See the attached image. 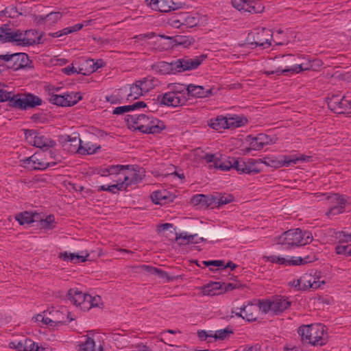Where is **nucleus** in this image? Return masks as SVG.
Instances as JSON below:
<instances>
[{
	"mask_svg": "<svg viewBox=\"0 0 351 351\" xmlns=\"http://www.w3.org/2000/svg\"><path fill=\"white\" fill-rule=\"evenodd\" d=\"M274 61L277 62L280 66L274 71H265V75L276 74L278 76L282 75L288 76L304 71L316 70L315 66L311 63V60L306 59L300 55H279L274 58Z\"/></svg>",
	"mask_w": 351,
	"mask_h": 351,
	"instance_id": "obj_1",
	"label": "nucleus"
},
{
	"mask_svg": "<svg viewBox=\"0 0 351 351\" xmlns=\"http://www.w3.org/2000/svg\"><path fill=\"white\" fill-rule=\"evenodd\" d=\"M205 58L206 56L202 55L193 58L184 57L171 62L161 61L154 64L152 69L161 75L175 74L197 69Z\"/></svg>",
	"mask_w": 351,
	"mask_h": 351,
	"instance_id": "obj_2",
	"label": "nucleus"
},
{
	"mask_svg": "<svg viewBox=\"0 0 351 351\" xmlns=\"http://www.w3.org/2000/svg\"><path fill=\"white\" fill-rule=\"evenodd\" d=\"M127 123L145 134H159L166 128L163 121L148 114H128L125 117Z\"/></svg>",
	"mask_w": 351,
	"mask_h": 351,
	"instance_id": "obj_3",
	"label": "nucleus"
},
{
	"mask_svg": "<svg viewBox=\"0 0 351 351\" xmlns=\"http://www.w3.org/2000/svg\"><path fill=\"white\" fill-rule=\"evenodd\" d=\"M6 101H9L10 106L22 110L34 108L42 104V99L33 94L14 95L12 92L0 89V102Z\"/></svg>",
	"mask_w": 351,
	"mask_h": 351,
	"instance_id": "obj_4",
	"label": "nucleus"
},
{
	"mask_svg": "<svg viewBox=\"0 0 351 351\" xmlns=\"http://www.w3.org/2000/svg\"><path fill=\"white\" fill-rule=\"evenodd\" d=\"M276 243L286 249L305 245L313 241V235L308 231L300 228L291 229L276 238Z\"/></svg>",
	"mask_w": 351,
	"mask_h": 351,
	"instance_id": "obj_5",
	"label": "nucleus"
},
{
	"mask_svg": "<svg viewBox=\"0 0 351 351\" xmlns=\"http://www.w3.org/2000/svg\"><path fill=\"white\" fill-rule=\"evenodd\" d=\"M302 340L313 346H324L327 342L325 326L322 324L304 325L298 328Z\"/></svg>",
	"mask_w": 351,
	"mask_h": 351,
	"instance_id": "obj_6",
	"label": "nucleus"
},
{
	"mask_svg": "<svg viewBox=\"0 0 351 351\" xmlns=\"http://www.w3.org/2000/svg\"><path fill=\"white\" fill-rule=\"evenodd\" d=\"M53 158V153L50 152H37L32 156L24 159L23 164L31 170H44L48 167H54L56 162L49 160Z\"/></svg>",
	"mask_w": 351,
	"mask_h": 351,
	"instance_id": "obj_7",
	"label": "nucleus"
},
{
	"mask_svg": "<svg viewBox=\"0 0 351 351\" xmlns=\"http://www.w3.org/2000/svg\"><path fill=\"white\" fill-rule=\"evenodd\" d=\"M28 56L25 53H6L0 55V67L17 71L28 66Z\"/></svg>",
	"mask_w": 351,
	"mask_h": 351,
	"instance_id": "obj_8",
	"label": "nucleus"
},
{
	"mask_svg": "<svg viewBox=\"0 0 351 351\" xmlns=\"http://www.w3.org/2000/svg\"><path fill=\"white\" fill-rule=\"evenodd\" d=\"M314 195L317 197H322V199H326L328 203H337V206H334L328 208L326 213V215L332 219L337 215L341 214L345 211V207L348 202L345 196L338 193H315Z\"/></svg>",
	"mask_w": 351,
	"mask_h": 351,
	"instance_id": "obj_9",
	"label": "nucleus"
},
{
	"mask_svg": "<svg viewBox=\"0 0 351 351\" xmlns=\"http://www.w3.org/2000/svg\"><path fill=\"white\" fill-rule=\"evenodd\" d=\"M310 158L309 156L304 155H292V156H282L280 158L275 157H265L262 160V164L269 166L274 168H280L284 166L289 167L292 165H295L298 161H306Z\"/></svg>",
	"mask_w": 351,
	"mask_h": 351,
	"instance_id": "obj_10",
	"label": "nucleus"
},
{
	"mask_svg": "<svg viewBox=\"0 0 351 351\" xmlns=\"http://www.w3.org/2000/svg\"><path fill=\"white\" fill-rule=\"evenodd\" d=\"M26 141L31 145L47 150L56 145V142L33 130H25Z\"/></svg>",
	"mask_w": 351,
	"mask_h": 351,
	"instance_id": "obj_11",
	"label": "nucleus"
},
{
	"mask_svg": "<svg viewBox=\"0 0 351 351\" xmlns=\"http://www.w3.org/2000/svg\"><path fill=\"white\" fill-rule=\"evenodd\" d=\"M297 285L302 286V290L313 289L315 290L326 284L324 279L322 276L320 271H314L313 273H305L299 279Z\"/></svg>",
	"mask_w": 351,
	"mask_h": 351,
	"instance_id": "obj_12",
	"label": "nucleus"
},
{
	"mask_svg": "<svg viewBox=\"0 0 351 351\" xmlns=\"http://www.w3.org/2000/svg\"><path fill=\"white\" fill-rule=\"evenodd\" d=\"M49 90L51 92V89ZM49 96L50 103L62 107L74 106L82 99L80 93L74 92L66 93L62 95L54 94L51 92L49 93Z\"/></svg>",
	"mask_w": 351,
	"mask_h": 351,
	"instance_id": "obj_13",
	"label": "nucleus"
},
{
	"mask_svg": "<svg viewBox=\"0 0 351 351\" xmlns=\"http://www.w3.org/2000/svg\"><path fill=\"white\" fill-rule=\"evenodd\" d=\"M251 38H252V41L250 43V45L268 48L271 46L272 34L267 28L256 29L249 34L248 40H250Z\"/></svg>",
	"mask_w": 351,
	"mask_h": 351,
	"instance_id": "obj_14",
	"label": "nucleus"
},
{
	"mask_svg": "<svg viewBox=\"0 0 351 351\" xmlns=\"http://www.w3.org/2000/svg\"><path fill=\"white\" fill-rule=\"evenodd\" d=\"M232 5L240 11L251 14L261 13L264 6L259 0H232Z\"/></svg>",
	"mask_w": 351,
	"mask_h": 351,
	"instance_id": "obj_15",
	"label": "nucleus"
},
{
	"mask_svg": "<svg viewBox=\"0 0 351 351\" xmlns=\"http://www.w3.org/2000/svg\"><path fill=\"white\" fill-rule=\"evenodd\" d=\"M144 172L141 168L136 169L128 165V168L125 169L123 173V180L119 179V181L124 184V189L129 186L139 183L143 179Z\"/></svg>",
	"mask_w": 351,
	"mask_h": 351,
	"instance_id": "obj_16",
	"label": "nucleus"
},
{
	"mask_svg": "<svg viewBox=\"0 0 351 351\" xmlns=\"http://www.w3.org/2000/svg\"><path fill=\"white\" fill-rule=\"evenodd\" d=\"M149 5L153 10L168 12L183 8L185 3L175 0H150Z\"/></svg>",
	"mask_w": 351,
	"mask_h": 351,
	"instance_id": "obj_17",
	"label": "nucleus"
},
{
	"mask_svg": "<svg viewBox=\"0 0 351 351\" xmlns=\"http://www.w3.org/2000/svg\"><path fill=\"white\" fill-rule=\"evenodd\" d=\"M347 97H350V93H347L342 97L337 95H332L328 99V108L335 113H345L348 110Z\"/></svg>",
	"mask_w": 351,
	"mask_h": 351,
	"instance_id": "obj_18",
	"label": "nucleus"
},
{
	"mask_svg": "<svg viewBox=\"0 0 351 351\" xmlns=\"http://www.w3.org/2000/svg\"><path fill=\"white\" fill-rule=\"evenodd\" d=\"M8 348L17 351H40L44 350L29 338L11 341L8 344Z\"/></svg>",
	"mask_w": 351,
	"mask_h": 351,
	"instance_id": "obj_19",
	"label": "nucleus"
},
{
	"mask_svg": "<svg viewBox=\"0 0 351 351\" xmlns=\"http://www.w3.org/2000/svg\"><path fill=\"white\" fill-rule=\"evenodd\" d=\"M158 101L160 104L167 106L178 107L184 105L187 101V98H181L173 93L168 91L162 95H158Z\"/></svg>",
	"mask_w": 351,
	"mask_h": 351,
	"instance_id": "obj_20",
	"label": "nucleus"
},
{
	"mask_svg": "<svg viewBox=\"0 0 351 351\" xmlns=\"http://www.w3.org/2000/svg\"><path fill=\"white\" fill-rule=\"evenodd\" d=\"M30 34H33L32 30L25 31L23 33L19 29L13 31L10 29L8 42H14L18 45L22 46L32 45L35 41L28 38Z\"/></svg>",
	"mask_w": 351,
	"mask_h": 351,
	"instance_id": "obj_21",
	"label": "nucleus"
},
{
	"mask_svg": "<svg viewBox=\"0 0 351 351\" xmlns=\"http://www.w3.org/2000/svg\"><path fill=\"white\" fill-rule=\"evenodd\" d=\"M69 300L75 306H80L82 310V306L88 304L90 300V295L82 293L77 289H71L68 292Z\"/></svg>",
	"mask_w": 351,
	"mask_h": 351,
	"instance_id": "obj_22",
	"label": "nucleus"
},
{
	"mask_svg": "<svg viewBox=\"0 0 351 351\" xmlns=\"http://www.w3.org/2000/svg\"><path fill=\"white\" fill-rule=\"evenodd\" d=\"M82 142L80 134L73 133L65 136L64 146L69 152L80 154Z\"/></svg>",
	"mask_w": 351,
	"mask_h": 351,
	"instance_id": "obj_23",
	"label": "nucleus"
},
{
	"mask_svg": "<svg viewBox=\"0 0 351 351\" xmlns=\"http://www.w3.org/2000/svg\"><path fill=\"white\" fill-rule=\"evenodd\" d=\"M272 301V312L278 315L284 312L290 307L291 302L285 296L278 295L271 299Z\"/></svg>",
	"mask_w": 351,
	"mask_h": 351,
	"instance_id": "obj_24",
	"label": "nucleus"
},
{
	"mask_svg": "<svg viewBox=\"0 0 351 351\" xmlns=\"http://www.w3.org/2000/svg\"><path fill=\"white\" fill-rule=\"evenodd\" d=\"M271 141V139L269 136L265 134H259L256 137L251 138L248 149L256 151L261 150Z\"/></svg>",
	"mask_w": 351,
	"mask_h": 351,
	"instance_id": "obj_25",
	"label": "nucleus"
},
{
	"mask_svg": "<svg viewBox=\"0 0 351 351\" xmlns=\"http://www.w3.org/2000/svg\"><path fill=\"white\" fill-rule=\"evenodd\" d=\"M243 319L248 322H255L259 317L260 308L256 304H247L243 305Z\"/></svg>",
	"mask_w": 351,
	"mask_h": 351,
	"instance_id": "obj_26",
	"label": "nucleus"
},
{
	"mask_svg": "<svg viewBox=\"0 0 351 351\" xmlns=\"http://www.w3.org/2000/svg\"><path fill=\"white\" fill-rule=\"evenodd\" d=\"M212 94L211 88H205L202 86H196L193 84H189L188 86V96H192L195 97H206Z\"/></svg>",
	"mask_w": 351,
	"mask_h": 351,
	"instance_id": "obj_27",
	"label": "nucleus"
},
{
	"mask_svg": "<svg viewBox=\"0 0 351 351\" xmlns=\"http://www.w3.org/2000/svg\"><path fill=\"white\" fill-rule=\"evenodd\" d=\"M317 260V258L315 254H311L305 256L304 257L299 256H291L289 258H287V263L285 266L287 265H302L307 263H313Z\"/></svg>",
	"mask_w": 351,
	"mask_h": 351,
	"instance_id": "obj_28",
	"label": "nucleus"
},
{
	"mask_svg": "<svg viewBox=\"0 0 351 351\" xmlns=\"http://www.w3.org/2000/svg\"><path fill=\"white\" fill-rule=\"evenodd\" d=\"M137 82L138 84H139L141 88H142V90L144 94H146L154 89L159 84L158 79L151 76H147V77L138 80Z\"/></svg>",
	"mask_w": 351,
	"mask_h": 351,
	"instance_id": "obj_29",
	"label": "nucleus"
},
{
	"mask_svg": "<svg viewBox=\"0 0 351 351\" xmlns=\"http://www.w3.org/2000/svg\"><path fill=\"white\" fill-rule=\"evenodd\" d=\"M200 21L199 15L197 13H185L180 16V23L186 27H193L196 26Z\"/></svg>",
	"mask_w": 351,
	"mask_h": 351,
	"instance_id": "obj_30",
	"label": "nucleus"
},
{
	"mask_svg": "<svg viewBox=\"0 0 351 351\" xmlns=\"http://www.w3.org/2000/svg\"><path fill=\"white\" fill-rule=\"evenodd\" d=\"M15 218L21 225L25 223L29 224L38 220L39 215L38 213H32L30 212L25 211L16 215Z\"/></svg>",
	"mask_w": 351,
	"mask_h": 351,
	"instance_id": "obj_31",
	"label": "nucleus"
},
{
	"mask_svg": "<svg viewBox=\"0 0 351 351\" xmlns=\"http://www.w3.org/2000/svg\"><path fill=\"white\" fill-rule=\"evenodd\" d=\"M227 117L220 115L217 116L215 119H211L208 125L215 130L229 129L228 123H227Z\"/></svg>",
	"mask_w": 351,
	"mask_h": 351,
	"instance_id": "obj_32",
	"label": "nucleus"
},
{
	"mask_svg": "<svg viewBox=\"0 0 351 351\" xmlns=\"http://www.w3.org/2000/svg\"><path fill=\"white\" fill-rule=\"evenodd\" d=\"M146 107V104L143 101H137L132 105H128V106H119L115 108L112 113L114 114H123L128 112H130V110H134L136 109H140L142 108Z\"/></svg>",
	"mask_w": 351,
	"mask_h": 351,
	"instance_id": "obj_33",
	"label": "nucleus"
},
{
	"mask_svg": "<svg viewBox=\"0 0 351 351\" xmlns=\"http://www.w3.org/2000/svg\"><path fill=\"white\" fill-rule=\"evenodd\" d=\"M234 334L231 327L228 326L226 328L213 331V341H219L228 339Z\"/></svg>",
	"mask_w": 351,
	"mask_h": 351,
	"instance_id": "obj_34",
	"label": "nucleus"
},
{
	"mask_svg": "<svg viewBox=\"0 0 351 351\" xmlns=\"http://www.w3.org/2000/svg\"><path fill=\"white\" fill-rule=\"evenodd\" d=\"M262 160L249 159L247 161V168L245 169L247 174H257L262 171Z\"/></svg>",
	"mask_w": 351,
	"mask_h": 351,
	"instance_id": "obj_35",
	"label": "nucleus"
},
{
	"mask_svg": "<svg viewBox=\"0 0 351 351\" xmlns=\"http://www.w3.org/2000/svg\"><path fill=\"white\" fill-rule=\"evenodd\" d=\"M80 351H104L103 347L100 345L98 348H95V342L93 339L86 337L84 342L79 344Z\"/></svg>",
	"mask_w": 351,
	"mask_h": 351,
	"instance_id": "obj_36",
	"label": "nucleus"
},
{
	"mask_svg": "<svg viewBox=\"0 0 351 351\" xmlns=\"http://www.w3.org/2000/svg\"><path fill=\"white\" fill-rule=\"evenodd\" d=\"M88 256V254H86L85 256H80L78 254H73V253H68L66 252L60 253V258H62L64 261L71 262L73 263H84L87 260Z\"/></svg>",
	"mask_w": 351,
	"mask_h": 351,
	"instance_id": "obj_37",
	"label": "nucleus"
},
{
	"mask_svg": "<svg viewBox=\"0 0 351 351\" xmlns=\"http://www.w3.org/2000/svg\"><path fill=\"white\" fill-rule=\"evenodd\" d=\"M196 234H188L186 232L176 233V241L179 245H187L190 243H199V241H195Z\"/></svg>",
	"mask_w": 351,
	"mask_h": 351,
	"instance_id": "obj_38",
	"label": "nucleus"
},
{
	"mask_svg": "<svg viewBox=\"0 0 351 351\" xmlns=\"http://www.w3.org/2000/svg\"><path fill=\"white\" fill-rule=\"evenodd\" d=\"M171 93L177 95L181 98H187L188 86L182 84H173L169 86Z\"/></svg>",
	"mask_w": 351,
	"mask_h": 351,
	"instance_id": "obj_39",
	"label": "nucleus"
},
{
	"mask_svg": "<svg viewBox=\"0 0 351 351\" xmlns=\"http://www.w3.org/2000/svg\"><path fill=\"white\" fill-rule=\"evenodd\" d=\"M144 93L141 88L140 85L138 84L136 81L134 84L131 85L130 88V93L128 94L127 100L133 101L138 99L140 97L143 95Z\"/></svg>",
	"mask_w": 351,
	"mask_h": 351,
	"instance_id": "obj_40",
	"label": "nucleus"
},
{
	"mask_svg": "<svg viewBox=\"0 0 351 351\" xmlns=\"http://www.w3.org/2000/svg\"><path fill=\"white\" fill-rule=\"evenodd\" d=\"M221 287L222 285L219 282H211L202 288V293L204 295H215L218 294L217 291Z\"/></svg>",
	"mask_w": 351,
	"mask_h": 351,
	"instance_id": "obj_41",
	"label": "nucleus"
},
{
	"mask_svg": "<svg viewBox=\"0 0 351 351\" xmlns=\"http://www.w3.org/2000/svg\"><path fill=\"white\" fill-rule=\"evenodd\" d=\"M140 269L142 271L151 275L158 276L160 278H165L167 277V274L165 271L152 266L143 265L140 266Z\"/></svg>",
	"mask_w": 351,
	"mask_h": 351,
	"instance_id": "obj_42",
	"label": "nucleus"
},
{
	"mask_svg": "<svg viewBox=\"0 0 351 351\" xmlns=\"http://www.w3.org/2000/svg\"><path fill=\"white\" fill-rule=\"evenodd\" d=\"M62 17V14L60 12H51L45 16H40V21L47 23L49 25L56 23Z\"/></svg>",
	"mask_w": 351,
	"mask_h": 351,
	"instance_id": "obj_43",
	"label": "nucleus"
},
{
	"mask_svg": "<svg viewBox=\"0 0 351 351\" xmlns=\"http://www.w3.org/2000/svg\"><path fill=\"white\" fill-rule=\"evenodd\" d=\"M100 149L99 145L93 143L92 142H82L80 154H93Z\"/></svg>",
	"mask_w": 351,
	"mask_h": 351,
	"instance_id": "obj_44",
	"label": "nucleus"
},
{
	"mask_svg": "<svg viewBox=\"0 0 351 351\" xmlns=\"http://www.w3.org/2000/svg\"><path fill=\"white\" fill-rule=\"evenodd\" d=\"M227 123H228L229 129H234L236 128L241 127L244 125L245 121L239 115L230 116L229 117H227Z\"/></svg>",
	"mask_w": 351,
	"mask_h": 351,
	"instance_id": "obj_45",
	"label": "nucleus"
},
{
	"mask_svg": "<svg viewBox=\"0 0 351 351\" xmlns=\"http://www.w3.org/2000/svg\"><path fill=\"white\" fill-rule=\"evenodd\" d=\"M124 189V184L120 182H117V184L106 186L102 185L99 186L98 191H108L112 193H116L119 191H121Z\"/></svg>",
	"mask_w": 351,
	"mask_h": 351,
	"instance_id": "obj_46",
	"label": "nucleus"
},
{
	"mask_svg": "<svg viewBox=\"0 0 351 351\" xmlns=\"http://www.w3.org/2000/svg\"><path fill=\"white\" fill-rule=\"evenodd\" d=\"M112 339L113 341L119 342L123 345L130 342V336L123 330H121L120 332H113L112 334Z\"/></svg>",
	"mask_w": 351,
	"mask_h": 351,
	"instance_id": "obj_47",
	"label": "nucleus"
},
{
	"mask_svg": "<svg viewBox=\"0 0 351 351\" xmlns=\"http://www.w3.org/2000/svg\"><path fill=\"white\" fill-rule=\"evenodd\" d=\"M207 195L204 194H197L193 195L191 199V204L193 206H199L205 207L206 204Z\"/></svg>",
	"mask_w": 351,
	"mask_h": 351,
	"instance_id": "obj_48",
	"label": "nucleus"
},
{
	"mask_svg": "<svg viewBox=\"0 0 351 351\" xmlns=\"http://www.w3.org/2000/svg\"><path fill=\"white\" fill-rule=\"evenodd\" d=\"M199 339L207 343L213 342V330H199L197 332Z\"/></svg>",
	"mask_w": 351,
	"mask_h": 351,
	"instance_id": "obj_49",
	"label": "nucleus"
},
{
	"mask_svg": "<svg viewBox=\"0 0 351 351\" xmlns=\"http://www.w3.org/2000/svg\"><path fill=\"white\" fill-rule=\"evenodd\" d=\"M234 158H229L228 160L223 162L219 160V161L216 163V169H219L222 171H228L230 169H234V165L232 164Z\"/></svg>",
	"mask_w": 351,
	"mask_h": 351,
	"instance_id": "obj_50",
	"label": "nucleus"
},
{
	"mask_svg": "<svg viewBox=\"0 0 351 351\" xmlns=\"http://www.w3.org/2000/svg\"><path fill=\"white\" fill-rule=\"evenodd\" d=\"M256 304L260 308V312H262L263 314H266L269 311H272L271 300H267L266 301H258V303Z\"/></svg>",
	"mask_w": 351,
	"mask_h": 351,
	"instance_id": "obj_51",
	"label": "nucleus"
},
{
	"mask_svg": "<svg viewBox=\"0 0 351 351\" xmlns=\"http://www.w3.org/2000/svg\"><path fill=\"white\" fill-rule=\"evenodd\" d=\"M232 164L234 165V169L238 172L246 173L245 169L247 168V162L240 158H234Z\"/></svg>",
	"mask_w": 351,
	"mask_h": 351,
	"instance_id": "obj_52",
	"label": "nucleus"
},
{
	"mask_svg": "<svg viewBox=\"0 0 351 351\" xmlns=\"http://www.w3.org/2000/svg\"><path fill=\"white\" fill-rule=\"evenodd\" d=\"M10 29V25L7 24L0 27V42L5 43L8 41Z\"/></svg>",
	"mask_w": 351,
	"mask_h": 351,
	"instance_id": "obj_53",
	"label": "nucleus"
},
{
	"mask_svg": "<svg viewBox=\"0 0 351 351\" xmlns=\"http://www.w3.org/2000/svg\"><path fill=\"white\" fill-rule=\"evenodd\" d=\"M54 216L49 215L45 219L40 220V226L42 228L51 230L54 228Z\"/></svg>",
	"mask_w": 351,
	"mask_h": 351,
	"instance_id": "obj_54",
	"label": "nucleus"
},
{
	"mask_svg": "<svg viewBox=\"0 0 351 351\" xmlns=\"http://www.w3.org/2000/svg\"><path fill=\"white\" fill-rule=\"evenodd\" d=\"M218 193L215 194L207 195L206 204V208L211 207L212 208H218L219 204L217 203L218 200Z\"/></svg>",
	"mask_w": 351,
	"mask_h": 351,
	"instance_id": "obj_55",
	"label": "nucleus"
},
{
	"mask_svg": "<svg viewBox=\"0 0 351 351\" xmlns=\"http://www.w3.org/2000/svg\"><path fill=\"white\" fill-rule=\"evenodd\" d=\"M88 23L87 21H84V23H77L72 27H65L62 29L64 34L68 35L69 34L80 31L82 27Z\"/></svg>",
	"mask_w": 351,
	"mask_h": 351,
	"instance_id": "obj_56",
	"label": "nucleus"
},
{
	"mask_svg": "<svg viewBox=\"0 0 351 351\" xmlns=\"http://www.w3.org/2000/svg\"><path fill=\"white\" fill-rule=\"evenodd\" d=\"M233 196L230 194L228 195H221V193H218V200L217 203L219 204V207L221 206L229 204L233 201Z\"/></svg>",
	"mask_w": 351,
	"mask_h": 351,
	"instance_id": "obj_57",
	"label": "nucleus"
},
{
	"mask_svg": "<svg viewBox=\"0 0 351 351\" xmlns=\"http://www.w3.org/2000/svg\"><path fill=\"white\" fill-rule=\"evenodd\" d=\"M128 168V165H111L108 167L110 175L113 174H121L123 175V173L124 172L125 169Z\"/></svg>",
	"mask_w": 351,
	"mask_h": 351,
	"instance_id": "obj_58",
	"label": "nucleus"
},
{
	"mask_svg": "<svg viewBox=\"0 0 351 351\" xmlns=\"http://www.w3.org/2000/svg\"><path fill=\"white\" fill-rule=\"evenodd\" d=\"M350 245L339 244L335 247V252L337 254L350 256Z\"/></svg>",
	"mask_w": 351,
	"mask_h": 351,
	"instance_id": "obj_59",
	"label": "nucleus"
},
{
	"mask_svg": "<svg viewBox=\"0 0 351 351\" xmlns=\"http://www.w3.org/2000/svg\"><path fill=\"white\" fill-rule=\"evenodd\" d=\"M101 300L99 296L93 297L90 295V300H88V304L82 306L83 311H87L91 308L92 307H95L98 306L99 302Z\"/></svg>",
	"mask_w": 351,
	"mask_h": 351,
	"instance_id": "obj_60",
	"label": "nucleus"
},
{
	"mask_svg": "<svg viewBox=\"0 0 351 351\" xmlns=\"http://www.w3.org/2000/svg\"><path fill=\"white\" fill-rule=\"evenodd\" d=\"M267 261L273 263H278L280 265H285L287 258L280 256L271 255L267 258Z\"/></svg>",
	"mask_w": 351,
	"mask_h": 351,
	"instance_id": "obj_61",
	"label": "nucleus"
},
{
	"mask_svg": "<svg viewBox=\"0 0 351 351\" xmlns=\"http://www.w3.org/2000/svg\"><path fill=\"white\" fill-rule=\"evenodd\" d=\"M156 36V33L154 32H147L145 34H141L139 35H136L134 36V39L135 41H140V40H149L153 38H154Z\"/></svg>",
	"mask_w": 351,
	"mask_h": 351,
	"instance_id": "obj_62",
	"label": "nucleus"
},
{
	"mask_svg": "<svg viewBox=\"0 0 351 351\" xmlns=\"http://www.w3.org/2000/svg\"><path fill=\"white\" fill-rule=\"evenodd\" d=\"M152 198L155 204H161L162 199H165L166 197L162 195L161 191H156L152 195Z\"/></svg>",
	"mask_w": 351,
	"mask_h": 351,
	"instance_id": "obj_63",
	"label": "nucleus"
},
{
	"mask_svg": "<svg viewBox=\"0 0 351 351\" xmlns=\"http://www.w3.org/2000/svg\"><path fill=\"white\" fill-rule=\"evenodd\" d=\"M204 159L208 163H213V165H211L210 167L213 166L215 168H216L217 162L219 161V160L217 158L216 156L213 154H206Z\"/></svg>",
	"mask_w": 351,
	"mask_h": 351,
	"instance_id": "obj_64",
	"label": "nucleus"
}]
</instances>
